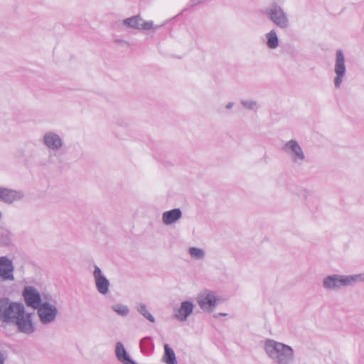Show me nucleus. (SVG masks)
<instances>
[{
  "instance_id": "obj_1",
  "label": "nucleus",
  "mask_w": 364,
  "mask_h": 364,
  "mask_svg": "<svg viewBox=\"0 0 364 364\" xmlns=\"http://www.w3.org/2000/svg\"><path fill=\"white\" fill-rule=\"evenodd\" d=\"M0 319L4 322L14 323L19 331L26 334L32 333L35 327L32 321V314L25 311L23 304L9 303L8 300L1 299Z\"/></svg>"
},
{
  "instance_id": "obj_2",
  "label": "nucleus",
  "mask_w": 364,
  "mask_h": 364,
  "mask_svg": "<svg viewBox=\"0 0 364 364\" xmlns=\"http://www.w3.org/2000/svg\"><path fill=\"white\" fill-rule=\"evenodd\" d=\"M264 351L273 364H294L295 352L293 348L274 339H267Z\"/></svg>"
},
{
  "instance_id": "obj_3",
  "label": "nucleus",
  "mask_w": 364,
  "mask_h": 364,
  "mask_svg": "<svg viewBox=\"0 0 364 364\" xmlns=\"http://www.w3.org/2000/svg\"><path fill=\"white\" fill-rule=\"evenodd\" d=\"M362 282H364V273L351 275L333 274L323 279L322 287L327 291H337Z\"/></svg>"
},
{
  "instance_id": "obj_4",
  "label": "nucleus",
  "mask_w": 364,
  "mask_h": 364,
  "mask_svg": "<svg viewBox=\"0 0 364 364\" xmlns=\"http://www.w3.org/2000/svg\"><path fill=\"white\" fill-rule=\"evenodd\" d=\"M40 322L43 325L54 323L59 314L58 301L53 297L44 299L43 303L36 309Z\"/></svg>"
},
{
  "instance_id": "obj_5",
  "label": "nucleus",
  "mask_w": 364,
  "mask_h": 364,
  "mask_svg": "<svg viewBox=\"0 0 364 364\" xmlns=\"http://www.w3.org/2000/svg\"><path fill=\"white\" fill-rule=\"evenodd\" d=\"M269 20L281 29H287L290 24L288 14L277 1H272L262 10Z\"/></svg>"
},
{
  "instance_id": "obj_6",
  "label": "nucleus",
  "mask_w": 364,
  "mask_h": 364,
  "mask_svg": "<svg viewBox=\"0 0 364 364\" xmlns=\"http://www.w3.org/2000/svg\"><path fill=\"white\" fill-rule=\"evenodd\" d=\"M196 301L202 310L212 311L223 299L217 291L205 289L198 293Z\"/></svg>"
},
{
  "instance_id": "obj_7",
  "label": "nucleus",
  "mask_w": 364,
  "mask_h": 364,
  "mask_svg": "<svg viewBox=\"0 0 364 364\" xmlns=\"http://www.w3.org/2000/svg\"><path fill=\"white\" fill-rule=\"evenodd\" d=\"M333 73L335 75L333 79V86L335 89L338 90L341 87L342 84L345 81L347 73L346 57L341 49H338L336 51Z\"/></svg>"
},
{
  "instance_id": "obj_8",
  "label": "nucleus",
  "mask_w": 364,
  "mask_h": 364,
  "mask_svg": "<svg viewBox=\"0 0 364 364\" xmlns=\"http://www.w3.org/2000/svg\"><path fill=\"white\" fill-rule=\"evenodd\" d=\"M41 142L49 153H58L65 145L63 135L55 130L45 132L41 136Z\"/></svg>"
},
{
  "instance_id": "obj_9",
  "label": "nucleus",
  "mask_w": 364,
  "mask_h": 364,
  "mask_svg": "<svg viewBox=\"0 0 364 364\" xmlns=\"http://www.w3.org/2000/svg\"><path fill=\"white\" fill-rule=\"evenodd\" d=\"M282 149L294 164L301 166L305 162L306 154L296 140L287 141L284 144Z\"/></svg>"
},
{
  "instance_id": "obj_10",
  "label": "nucleus",
  "mask_w": 364,
  "mask_h": 364,
  "mask_svg": "<svg viewBox=\"0 0 364 364\" xmlns=\"http://www.w3.org/2000/svg\"><path fill=\"white\" fill-rule=\"evenodd\" d=\"M123 24L128 28L137 30H156L162 26V25H154L151 21H146L140 16L125 18L123 20Z\"/></svg>"
},
{
  "instance_id": "obj_11",
  "label": "nucleus",
  "mask_w": 364,
  "mask_h": 364,
  "mask_svg": "<svg viewBox=\"0 0 364 364\" xmlns=\"http://www.w3.org/2000/svg\"><path fill=\"white\" fill-rule=\"evenodd\" d=\"M23 296L26 305L34 309H36L43 303L44 299H48V296L41 297L39 291L31 286L24 288Z\"/></svg>"
},
{
  "instance_id": "obj_12",
  "label": "nucleus",
  "mask_w": 364,
  "mask_h": 364,
  "mask_svg": "<svg viewBox=\"0 0 364 364\" xmlns=\"http://www.w3.org/2000/svg\"><path fill=\"white\" fill-rule=\"evenodd\" d=\"M93 277L97 290L100 294L106 295L109 291L110 283L101 269L95 265Z\"/></svg>"
},
{
  "instance_id": "obj_13",
  "label": "nucleus",
  "mask_w": 364,
  "mask_h": 364,
  "mask_svg": "<svg viewBox=\"0 0 364 364\" xmlns=\"http://www.w3.org/2000/svg\"><path fill=\"white\" fill-rule=\"evenodd\" d=\"M23 191L0 187V200L6 203H13L22 200Z\"/></svg>"
},
{
  "instance_id": "obj_14",
  "label": "nucleus",
  "mask_w": 364,
  "mask_h": 364,
  "mask_svg": "<svg viewBox=\"0 0 364 364\" xmlns=\"http://www.w3.org/2000/svg\"><path fill=\"white\" fill-rule=\"evenodd\" d=\"M194 306V304L191 301H182L178 309L175 311V318L179 321H186L193 314Z\"/></svg>"
},
{
  "instance_id": "obj_15",
  "label": "nucleus",
  "mask_w": 364,
  "mask_h": 364,
  "mask_svg": "<svg viewBox=\"0 0 364 364\" xmlns=\"http://www.w3.org/2000/svg\"><path fill=\"white\" fill-rule=\"evenodd\" d=\"M14 265L12 261L7 257H0V277L5 280L14 279Z\"/></svg>"
},
{
  "instance_id": "obj_16",
  "label": "nucleus",
  "mask_w": 364,
  "mask_h": 364,
  "mask_svg": "<svg viewBox=\"0 0 364 364\" xmlns=\"http://www.w3.org/2000/svg\"><path fill=\"white\" fill-rule=\"evenodd\" d=\"M182 217V212L179 208H174L170 210H167L162 214V222L166 225H171Z\"/></svg>"
},
{
  "instance_id": "obj_17",
  "label": "nucleus",
  "mask_w": 364,
  "mask_h": 364,
  "mask_svg": "<svg viewBox=\"0 0 364 364\" xmlns=\"http://www.w3.org/2000/svg\"><path fill=\"white\" fill-rule=\"evenodd\" d=\"M115 354L117 359L123 364H135L127 352L123 343L121 342L116 343Z\"/></svg>"
},
{
  "instance_id": "obj_18",
  "label": "nucleus",
  "mask_w": 364,
  "mask_h": 364,
  "mask_svg": "<svg viewBox=\"0 0 364 364\" xmlns=\"http://www.w3.org/2000/svg\"><path fill=\"white\" fill-rule=\"evenodd\" d=\"M266 45L270 49H276L279 46V38L274 29L265 34Z\"/></svg>"
},
{
  "instance_id": "obj_19",
  "label": "nucleus",
  "mask_w": 364,
  "mask_h": 364,
  "mask_svg": "<svg viewBox=\"0 0 364 364\" xmlns=\"http://www.w3.org/2000/svg\"><path fill=\"white\" fill-rule=\"evenodd\" d=\"M162 360L166 364H178L176 354L168 344L164 345V353Z\"/></svg>"
},
{
  "instance_id": "obj_20",
  "label": "nucleus",
  "mask_w": 364,
  "mask_h": 364,
  "mask_svg": "<svg viewBox=\"0 0 364 364\" xmlns=\"http://www.w3.org/2000/svg\"><path fill=\"white\" fill-rule=\"evenodd\" d=\"M191 258L194 260H202L205 257V251L200 247H191L188 250Z\"/></svg>"
},
{
  "instance_id": "obj_21",
  "label": "nucleus",
  "mask_w": 364,
  "mask_h": 364,
  "mask_svg": "<svg viewBox=\"0 0 364 364\" xmlns=\"http://www.w3.org/2000/svg\"><path fill=\"white\" fill-rule=\"evenodd\" d=\"M137 311L141 314L144 318L149 320L151 323L155 322L154 317L151 315V314L149 311L147 306L144 303H140L136 306Z\"/></svg>"
},
{
  "instance_id": "obj_22",
  "label": "nucleus",
  "mask_w": 364,
  "mask_h": 364,
  "mask_svg": "<svg viewBox=\"0 0 364 364\" xmlns=\"http://www.w3.org/2000/svg\"><path fill=\"white\" fill-rule=\"evenodd\" d=\"M112 309L121 316H127L129 314V309L127 305L117 303L112 306Z\"/></svg>"
},
{
  "instance_id": "obj_23",
  "label": "nucleus",
  "mask_w": 364,
  "mask_h": 364,
  "mask_svg": "<svg viewBox=\"0 0 364 364\" xmlns=\"http://www.w3.org/2000/svg\"><path fill=\"white\" fill-rule=\"evenodd\" d=\"M241 104L245 109L250 110H257L259 107L258 102L254 100H242Z\"/></svg>"
},
{
  "instance_id": "obj_24",
  "label": "nucleus",
  "mask_w": 364,
  "mask_h": 364,
  "mask_svg": "<svg viewBox=\"0 0 364 364\" xmlns=\"http://www.w3.org/2000/svg\"><path fill=\"white\" fill-rule=\"evenodd\" d=\"M2 237L0 238V244L7 245L10 241V233L7 230H1Z\"/></svg>"
},
{
  "instance_id": "obj_25",
  "label": "nucleus",
  "mask_w": 364,
  "mask_h": 364,
  "mask_svg": "<svg viewBox=\"0 0 364 364\" xmlns=\"http://www.w3.org/2000/svg\"><path fill=\"white\" fill-rule=\"evenodd\" d=\"M5 360H6L5 355L1 351H0V364H4Z\"/></svg>"
},
{
  "instance_id": "obj_26",
  "label": "nucleus",
  "mask_w": 364,
  "mask_h": 364,
  "mask_svg": "<svg viewBox=\"0 0 364 364\" xmlns=\"http://www.w3.org/2000/svg\"><path fill=\"white\" fill-rule=\"evenodd\" d=\"M232 106H233V103L232 102H229V103L227 104L226 108L227 109H230V108L232 107Z\"/></svg>"
},
{
  "instance_id": "obj_27",
  "label": "nucleus",
  "mask_w": 364,
  "mask_h": 364,
  "mask_svg": "<svg viewBox=\"0 0 364 364\" xmlns=\"http://www.w3.org/2000/svg\"><path fill=\"white\" fill-rule=\"evenodd\" d=\"M0 308H1V300H0ZM1 309H0L1 310Z\"/></svg>"
},
{
  "instance_id": "obj_28",
  "label": "nucleus",
  "mask_w": 364,
  "mask_h": 364,
  "mask_svg": "<svg viewBox=\"0 0 364 364\" xmlns=\"http://www.w3.org/2000/svg\"><path fill=\"white\" fill-rule=\"evenodd\" d=\"M220 315H222V316H225V315H226V314L222 313V314H220Z\"/></svg>"
}]
</instances>
